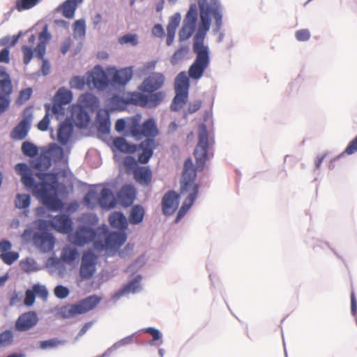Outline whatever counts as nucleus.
Returning <instances> with one entry per match:
<instances>
[{"label":"nucleus","mask_w":357,"mask_h":357,"mask_svg":"<svg viewBox=\"0 0 357 357\" xmlns=\"http://www.w3.org/2000/svg\"><path fill=\"white\" fill-rule=\"evenodd\" d=\"M36 176L41 181L40 188V200L43 205L51 211H58L63 208V204L58 197L59 175L57 173H45L38 172Z\"/></svg>","instance_id":"f257e3e1"},{"label":"nucleus","mask_w":357,"mask_h":357,"mask_svg":"<svg viewBox=\"0 0 357 357\" xmlns=\"http://www.w3.org/2000/svg\"><path fill=\"white\" fill-rule=\"evenodd\" d=\"M213 143V139H209L206 126L204 123L199 124L198 128V143L194 150V156L197 169L202 170L206 160L213 156V154L211 152V149Z\"/></svg>","instance_id":"f03ea898"},{"label":"nucleus","mask_w":357,"mask_h":357,"mask_svg":"<svg viewBox=\"0 0 357 357\" xmlns=\"http://www.w3.org/2000/svg\"><path fill=\"white\" fill-rule=\"evenodd\" d=\"M192 50L196 57L188 69V76L192 79L199 80L210 64V50L206 45L193 43Z\"/></svg>","instance_id":"7ed1b4c3"},{"label":"nucleus","mask_w":357,"mask_h":357,"mask_svg":"<svg viewBox=\"0 0 357 357\" xmlns=\"http://www.w3.org/2000/svg\"><path fill=\"white\" fill-rule=\"evenodd\" d=\"M197 3L200 12V21L197 31L193 38V43L205 45L204 40L211 23L210 15H213V3L211 2V4H208V0H197Z\"/></svg>","instance_id":"20e7f679"},{"label":"nucleus","mask_w":357,"mask_h":357,"mask_svg":"<svg viewBox=\"0 0 357 357\" xmlns=\"http://www.w3.org/2000/svg\"><path fill=\"white\" fill-rule=\"evenodd\" d=\"M128 130L132 136L138 140L141 139L142 136L155 138L159 134L156 123L153 118L145 120L142 125L139 124L138 118H132L130 125L128 126Z\"/></svg>","instance_id":"39448f33"},{"label":"nucleus","mask_w":357,"mask_h":357,"mask_svg":"<svg viewBox=\"0 0 357 357\" xmlns=\"http://www.w3.org/2000/svg\"><path fill=\"white\" fill-rule=\"evenodd\" d=\"M107 231L108 227L106 225H102L97 229L86 225L79 226L72 237V243L77 246H84L93 241L98 235L104 236Z\"/></svg>","instance_id":"423d86ee"},{"label":"nucleus","mask_w":357,"mask_h":357,"mask_svg":"<svg viewBox=\"0 0 357 357\" xmlns=\"http://www.w3.org/2000/svg\"><path fill=\"white\" fill-rule=\"evenodd\" d=\"M15 169L21 176V181L25 188L31 190L33 195L40 199V188H43L44 185L35 181L28 165L24 162L18 163L15 165Z\"/></svg>","instance_id":"0eeeda50"},{"label":"nucleus","mask_w":357,"mask_h":357,"mask_svg":"<svg viewBox=\"0 0 357 357\" xmlns=\"http://www.w3.org/2000/svg\"><path fill=\"white\" fill-rule=\"evenodd\" d=\"M33 119V107H26L24 109L22 120L10 132V137L16 140L25 139L31 128Z\"/></svg>","instance_id":"6e6552de"},{"label":"nucleus","mask_w":357,"mask_h":357,"mask_svg":"<svg viewBox=\"0 0 357 357\" xmlns=\"http://www.w3.org/2000/svg\"><path fill=\"white\" fill-rule=\"evenodd\" d=\"M149 93V95H145L140 92L135 91L134 98L132 99L134 102V105L147 107L149 109L155 108L162 103L165 96L163 91Z\"/></svg>","instance_id":"1a4fd4ad"},{"label":"nucleus","mask_w":357,"mask_h":357,"mask_svg":"<svg viewBox=\"0 0 357 357\" xmlns=\"http://www.w3.org/2000/svg\"><path fill=\"white\" fill-rule=\"evenodd\" d=\"M97 259V256L92 251H87L83 254L79 268V275L82 279H89L94 275Z\"/></svg>","instance_id":"9d476101"},{"label":"nucleus","mask_w":357,"mask_h":357,"mask_svg":"<svg viewBox=\"0 0 357 357\" xmlns=\"http://www.w3.org/2000/svg\"><path fill=\"white\" fill-rule=\"evenodd\" d=\"M35 246L42 252H51L55 245V238L48 231H36L32 236Z\"/></svg>","instance_id":"9b49d317"},{"label":"nucleus","mask_w":357,"mask_h":357,"mask_svg":"<svg viewBox=\"0 0 357 357\" xmlns=\"http://www.w3.org/2000/svg\"><path fill=\"white\" fill-rule=\"evenodd\" d=\"M142 280L141 275L135 276L112 296V300L116 302L127 294H135L140 292L143 289Z\"/></svg>","instance_id":"f8f14e48"},{"label":"nucleus","mask_w":357,"mask_h":357,"mask_svg":"<svg viewBox=\"0 0 357 357\" xmlns=\"http://www.w3.org/2000/svg\"><path fill=\"white\" fill-rule=\"evenodd\" d=\"M165 77L161 73H152L144 79L139 89L146 93H153L160 89L164 84Z\"/></svg>","instance_id":"ddd939ff"},{"label":"nucleus","mask_w":357,"mask_h":357,"mask_svg":"<svg viewBox=\"0 0 357 357\" xmlns=\"http://www.w3.org/2000/svg\"><path fill=\"white\" fill-rule=\"evenodd\" d=\"M180 200V195L176 191L171 190L167 191L162 197L161 206L164 215H171L178 208Z\"/></svg>","instance_id":"4468645a"},{"label":"nucleus","mask_w":357,"mask_h":357,"mask_svg":"<svg viewBox=\"0 0 357 357\" xmlns=\"http://www.w3.org/2000/svg\"><path fill=\"white\" fill-rule=\"evenodd\" d=\"M86 82L88 84H93L99 90H104L108 86L109 81L102 67L96 66L87 76Z\"/></svg>","instance_id":"2eb2a0df"},{"label":"nucleus","mask_w":357,"mask_h":357,"mask_svg":"<svg viewBox=\"0 0 357 357\" xmlns=\"http://www.w3.org/2000/svg\"><path fill=\"white\" fill-rule=\"evenodd\" d=\"M105 237V242L102 243V250H117L127 240V234L125 231H111L103 236Z\"/></svg>","instance_id":"dca6fc26"},{"label":"nucleus","mask_w":357,"mask_h":357,"mask_svg":"<svg viewBox=\"0 0 357 357\" xmlns=\"http://www.w3.org/2000/svg\"><path fill=\"white\" fill-rule=\"evenodd\" d=\"M38 322V317L35 311L22 313L15 321V328L17 331L24 332L34 327Z\"/></svg>","instance_id":"f3484780"},{"label":"nucleus","mask_w":357,"mask_h":357,"mask_svg":"<svg viewBox=\"0 0 357 357\" xmlns=\"http://www.w3.org/2000/svg\"><path fill=\"white\" fill-rule=\"evenodd\" d=\"M73 220L67 214L52 217V227L59 233L67 234L73 229Z\"/></svg>","instance_id":"a211bd4d"},{"label":"nucleus","mask_w":357,"mask_h":357,"mask_svg":"<svg viewBox=\"0 0 357 357\" xmlns=\"http://www.w3.org/2000/svg\"><path fill=\"white\" fill-rule=\"evenodd\" d=\"M199 188V186L198 184H195L193 185L191 192L185 198V199L183 202L182 206H181L180 209L178 211V213L174 220L176 223H178L182 219V218L185 215L188 211L193 205L198 195Z\"/></svg>","instance_id":"6ab92c4d"},{"label":"nucleus","mask_w":357,"mask_h":357,"mask_svg":"<svg viewBox=\"0 0 357 357\" xmlns=\"http://www.w3.org/2000/svg\"><path fill=\"white\" fill-rule=\"evenodd\" d=\"M135 92L128 94L126 98H124L119 95L113 96L109 100L108 106L112 111H121L124 110L128 105H134L132 99L134 98Z\"/></svg>","instance_id":"aec40b11"},{"label":"nucleus","mask_w":357,"mask_h":357,"mask_svg":"<svg viewBox=\"0 0 357 357\" xmlns=\"http://www.w3.org/2000/svg\"><path fill=\"white\" fill-rule=\"evenodd\" d=\"M73 124L70 119L61 123L57 132V140L61 145H66L73 134Z\"/></svg>","instance_id":"412c9836"},{"label":"nucleus","mask_w":357,"mask_h":357,"mask_svg":"<svg viewBox=\"0 0 357 357\" xmlns=\"http://www.w3.org/2000/svg\"><path fill=\"white\" fill-rule=\"evenodd\" d=\"M101 298L96 295H91L83 298L75 303L78 314H84L94 309L100 302Z\"/></svg>","instance_id":"4be33fe9"},{"label":"nucleus","mask_w":357,"mask_h":357,"mask_svg":"<svg viewBox=\"0 0 357 357\" xmlns=\"http://www.w3.org/2000/svg\"><path fill=\"white\" fill-rule=\"evenodd\" d=\"M119 203L123 206H130L135 198V190L130 185H123L117 194Z\"/></svg>","instance_id":"5701e85b"},{"label":"nucleus","mask_w":357,"mask_h":357,"mask_svg":"<svg viewBox=\"0 0 357 357\" xmlns=\"http://www.w3.org/2000/svg\"><path fill=\"white\" fill-rule=\"evenodd\" d=\"M116 199L112 191L108 188H103L98 195V204L104 209H111L116 206Z\"/></svg>","instance_id":"b1692460"},{"label":"nucleus","mask_w":357,"mask_h":357,"mask_svg":"<svg viewBox=\"0 0 357 357\" xmlns=\"http://www.w3.org/2000/svg\"><path fill=\"white\" fill-rule=\"evenodd\" d=\"M132 67L116 70L112 77V83L114 85L125 86L132 79Z\"/></svg>","instance_id":"393cba45"},{"label":"nucleus","mask_w":357,"mask_h":357,"mask_svg":"<svg viewBox=\"0 0 357 357\" xmlns=\"http://www.w3.org/2000/svg\"><path fill=\"white\" fill-rule=\"evenodd\" d=\"M134 178L142 185L148 186L152 178V172L149 167H137L133 171Z\"/></svg>","instance_id":"a878e982"},{"label":"nucleus","mask_w":357,"mask_h":357,"mask_svg":"<svg viewBox=\"0 0 357 357\" xmlns=\"http://www.w3.org/2000/svg\"><path fill=\"white\" fill-rule=\"evenodd\" d=\"M213 3V17L214 20V26L213 31L217 34L221 30L222 26L223 8L219 0H211Z\"/></svg>","instance_id":"bb28decb"},{"label":"nucleus","mask_w":357,"mask_h":357,"mask_svg":"<svg viewBox=\"0 0 357 357\" xmlns=\"http://www.w3.org/2000/svg\"><path fill=\"white\" fill-rule=\"evenodd\" d=\"M43 0H15L14 5L10 8V10L5 14L8 17H10L12 13L16 10L18 12L21 13L25 10H29L39 3H40Z\"/></svg>","instance_id":"cd10ccee"},{"label":"nucleus","mask_w":357,"mask_h":357,"mask_svg":"<svg viewBox=\"0 0 357 357\" xmlns=\"http://www.w3.org/2000/svg\"><path fill=\"white\" fill-rule=\"evenodd\" d=\"M109 222L112 228L125 231L128 227V221L122 212L114 211L109 217Z\"/></svg>","instance_id":"c85d7f7f"},{"label":"nucleus","mask_w":357,"mask_h":357,"mask_svg":"<svg viewBox=\"0 0 357 357\" xmlns=\"http://www.w3.org/2000/svg\"><path fill=\"white\" fill-rule=\"evenodd\" d=\"M196 177L195 169L183 170L181 181V193L183 194L193 188L195 179Z\"/></svg>","instance_id":"c756f323"},{"label":"nucleus","mask_w":357,"mask_h":357,"mask_svg":"<svg viewBox=\"0 0 357 357\" xmlns=\"http://www.w3.org/2000/svg\"><path fill=\"white\" fill-rule=\"evenodd\" d=\"M114 146L122 153H134L137 149V145L128 143L124 137H118L113 140Z\"/></svg>","instance_id":"7c9ffc66"},{"label":"nucleus","mask_w":357,"mask_h":357,"mask_svg":"<svg viewBox=\"0 0 357 357\" xmlns=\"http://www.w3.org/2000/svg\"><path fill=\"white\" fill-rule=\"evenodd\" d=\"M189 87V76H187L186 73L185 71L179 73L175 78V91L188 94Z\"/></svg>","instance_id":"2f4dec72"},{"label":"nucleus","mask_w":357,"mask_h":357,"mask_svg":"<svg viewBox=\"0 0 357 357\" xmlns=\"http://www.w3.org/2000/svg\"><path fill=\"white\" fill-rule=\"evenodd\" d=\"M56 316L62 319H70L79 315L75 303L55 308Z\"/></svg>","instance_id":"473e14b6"},{"label":"nucleus","mask_w":357,"mask_h":357,"mask_svg":"<svg viewBox=\"0 0 357 357\" xmlns=\"http://www.w3.org/2000/svg\"><path fill=\"white\" fill-rule=\"evenodd\" d=\"M73 1L74 0L65 1L56 8V11L61 12L62 15L68 19L73 18L77 7Z\"/></svg>","instance_id":"72a5a7b5"},{"label":"nucleus","mask_w":357,"mask_h":357,"mask_svg":"<svg viewBox=\"0 0 357 357\" xmlns=\"http://www.w3.org/2000/svg\"><path fill=\"white\" fill-rule=\"evenodd\" d=\"M98 130L102 134H108L110 131V119L109 114L107 112L102 114L100 112L97 115Z\"/></svg>","instance_id":"f704fd0d"},{"label":"nucleus","mask_w":357,"mask_h":357,"mask_svg":"<svg viewBox=\"0 0 357 357\" xmlns=\"http://www.w3.org/2000/svg\"><path fill=\"white\" fill-rule=\"evenodd\" d=\"M73 100L72 92L65 87H61L58 89L54 96L52 102H57L64 105L69 104Z\"/></svg>","instance_id":"c9c22d12"},{"label":"nucleus","mask_w":357,"mask_h":357,"mask_svg":"<svg viewBox=\"0 0 357 357\" xmlns=\"http://www.w3.org/2000/svg\"><path fill=\"white\" fill-rule=\"evenodd\" d=\"M145 211L141 205H135L132 207L128 217L129 222L132 225L141 223L144 218Z\"/></svg>","instance_id":"e433bc0d"},{"label":"nucleus","mask_w":357,"mask_h":357,"mask_svg":"<svg viewBox=\"0 0 357 357\" xmlns=\"http://www.w3.org/2000/svg\"><path fill=\"white\" fill-rule=\"evenodd\" d=\"M33 168L40 171L47 170L52 165L51 158L47 154H40L31 163Z\"/></svg>","instance_id":"4c0bfd02"},{"label":"nucleus","mask_w":357,"mask_h":357,"mask_svg":"<svg viewBox=\"0 0 357 357\" xmlns=\"http://www.w3.org/2000/svg\"><path fill=\"white\" fill-rule=\"evenodd\" d=\"M78 255V251L75 248L66 246L61 250V259L64 262L71 264L77 259Z\"/></svg>","instance_id":"58836bf2"},{"label":"nucleus","mask_w":357,"mask_h":357,"mask_svg":"<svg viewBox=\"0 0 357 357\" xmlns=\"http://www.w3.org/2000/svg\"><path fill=\"white\" fill-rule=\"evenodd\" d=\"M139 332L134 333L128 336H126L120 340L116 342L109 348L107 349V352H112L117 350L123 347L131 344L135 342V337Z\"/></svg>","instance_id":"ea45409f"},{"label":"nucleus","mask_w":357,"mask_h":357,"mask_svg":"<svg viewBox=\"0 0 357 357\" xmlns=\"http://www.w3.org/2000/svg\"><path fill=\"white\" fill-rule=\"evenodd\" d=\"M198 17L197 7L195 3H191L183 23L196 26Z\"/></svg>","instance_id":"a19ab883"},{"label":"nucleus","mask_w":357,"mask_h":357,"mask_svg":"<svg viewBox=\"0 0 357 357\" xmlns=\"http://www.w3.org/2000/svg\"><path fill=\"white\" fill-rule=\"evenodd\" d=\"M188 96V94L176 92V96L170 105L171 110L174 112L179 111L185 104Z\"/></svg>","instance_id":"79ce46f5"},{"label":"nucleus","mask_w":357,"mask_h":357,"mask_svg":"<svg viewBox=\"0 0 357 357\" xmlns=\"http://www.w3.org/2000/svg\"><path fill=\"white\" fill-rule=\"evenodd\" d=\"M86 36V22L84 19L76 20L73 25V36L75 38L83 39Z\"/></svg>","instance_id":"37998d69"},{"label":"nucleus","mask_w":357,"mask_h":357,"mask_svg":"<svg viewBox=\"0 0 357 357\" xmlns=\"http://www.w3.org/2000/svg\"><path fill=\"white\" fill-rule=\"evenodd\" d=\"M138 332H144L146 333H148L152 336V339L149 342V344L151 346L156 345V341L161 340L160 343H162V333L157 328L153 327H148L144 328L139 331Z\"/></svg>","instance_id":"c03bdc74"},{"label":"nucleus","mask_w":357,"mask_h":357,"mask_svg":"<svg viewBox=\"0 0 357 357\" xmlns=\"http://www.w3.org/2000/svg\"><path fill=\"white\" fill-rule=\"evenodd\" d=\"M21 150L24 155L29 158H34L38 154V146L29 141L22 143Z\"/></svg>","instance_id":"a18cd8bd"},{"label":"nucleus","mask_w":357,"mask_h":357,"mask_svg":"<svg viewBox=\"0 0 357 357\" xmlns=\"http://www.w3.org/2000/svg\"><path fill=\"white\" fill-rule=\"evenodd\" d=\"M64 343V340H61L58 338H52L50 340L40 341L39 342V347L42 350L52 349L60 345H63Z\"/></svg>","instance_id":"49530a36"},{"label":"nucleus","mask_w":357,"mask_h":357,"mask_svg":"<svg viewBox=\"0 0 357 357\" xmlns=\"http://www.w3.org/2000/svg\"><path fill=\"white\" fill-rule=\"evenodd\" d=\"M196 26L183 24L178 32L179 41L183 42L189 39L195 32Z\"/></svg>","instance_id":"de8ad7c7"},{"label":"nucleus","mask_w":357,"mask_h":357,"mask_svg":"<svg viewBox=\"0 0 357 357\" xmlns=\"http://www.w3.org/2000/svg\"><path fill=\"white\" fill-rule=\"evenodd\" d=\"M13 91L11 79H0V96L10 97Z\"/></svg>","instance_id":"09e8293b"},{"label":"nucleus","mask_w":357,"mask_h":357,"mask_svg":"<svg viewBox=\"0 0 357 357\" xmlns=\"http://www.w3.org/2000/svg\"><path fill=\"white\" fill-rule=\"evenodd\" d=\"M158 144L155 139V138L149 137L141 142L139 146H137L138 149L144 151H147L148 152H151V153L153 154L154 150L157 148Z\"/></svg>","instance_id":"8fccbe9b"},{"label":"nucleus","mask_w":357,"mask_h":357,"mask_svg":"<svg viewBox=\"0 0 357 357\" xmlns=\"http://www.w3.org/2000/svg\"><path fill=\"white\" fill-rule=\"evenodd\" d=\"M31 203V197L28 194H17L16 195L15 204L17 208H26Z\"/></svg>","instance_id":"3c124183"},{"label":"nucleus","mask_w":357,"mask_h":357,"mask_svg":"<svg viewBox=\"0 0 357 357\" xmlns=\"http://www.w3.org/2000/svg\"><path fill=\"white\" fill-rule=\"evenodd\" d=\"M14 341L13 332L10 330H6L0 333V348L10 345Z\"/></svg>","instance_id":"603ef678"},{"label":"nucleus","mask_w":357,"mask_h":357,"mask_svg":"<svg viewBox=\"0 0 357 357\" xmlns=\"http://www.w3.org/2000/svg\"><path fill=\"white\" fill-rule=\"evenodd\" d=\"M51 104L46 103L45 105V114L43 118L38 123V128L41 131H46L50 124V113Z\"/></svg>","instance_id":"864d4df0"},{"label":"nucleus","mask_w":357,"mask_h":357,"mask_svg":"<svg viewBox=\"0 0 357 357\" xmlns=\"http://www.w3.org/2000/svg\"><path fill=\"white\" fill-rule=\"evenodd\" d=\"M84 202L86 206L93 208L96 205V202H98V195L95 190H89L84 195Z\"/></svg>","instance_id":"5fc2aeb1"},{"label":"nucleus","mask_w":357,"mask_h":357,"mask_svg":"<svg viewBox=\"0 0 357 357\" xmlns=\"http://www.w3.org/2000/svg\"><path fill=\"white\" fill-rule=\"evenodd\" d=\"M189 48L188 46H182L179 47L172 56L170 61L172 65H176L179 61L183 59L185 54L188 52Z\"/></svg>","instance_id":"6e6d98bb"},{"label":"nucleus","mask_w":357,"mask_h":357,"mask_svg":"<svg viewBox=\"0 0 357 357\" xmlns=\"http://www.w3.org/2000/svg\"><path fill=\"white\" fill-rule=\"evenodd\" d=\"M119 43L121 45L130 44L136 46L138 44V36L135 33H127L119 38Z\"/></svg>","instance_id":"4d7b16f0"},{"label":"nucleus","mask_w":357,"mask_h":357,"mask_svg":"<svg viewBox=\"0 0 357 357\" xmlns=\"http://www.w3.org/2000/svg\"><path fill=\"white\" fill-rule=\"evenodd\" d=\"M77 126L79 128H85L90 121V116L88 112L82 109L77 114Z\"/></svg>","instance_id":"13d9d810"},{"label":"nucleus","mask_w":357,"mask_h":357,"mask_svg":"<svg viewBox=\"0 0 357 357\" xmlns=\"http://www.w3.org/2000/svg\"><path fill=\"white\" fill-rule=\"evenodd\" d=\"M19 253L17 252L8 251L5 253H1V259L7 265L13 264L18 258Z\"/></svg>","instance_id":"bf43d9fd"},{"label":"nucleus","mask_w":357,"mask_h":357,"mask_svg":"<svg viewBox=\"0 0 357 357\" xmlns=\"http://www.w3.org/2000/svg\"><path fill=\"white\" fill-rule=\"evenodd\" d=\"M21 266L22 268L27 273L35 272L38 270L36 261L30 258H27L26 260L22 261Z\"/></svg>","instance_id":"052dcab7"},{"label":"nucleus","mask_w":357,"mask_h":357,"mask_svg":"<svg viewBox=\"0 0 357 357\" xmlns=\"http://www.w3.org/2000/svg\"><path fill=\"white\" fill-rule=\"evenodd\" d=\"M31 289L33 291L36 296H38L44 301L47 299L48 291L45 286L38 283L33 284Z\"/></svg>","instance_id":"680f3d73"},{"label":"nucleus","mask_w":357,"mask_h":357,"mask_svg":"<svg viewBox=\"0 0 357 357\" xmlns=\"http://www.w3.org/2000/svg\"><path fill=\"white\" fill-rule=\"evenodd\" d=\"M64 105L57 102H53L52 105H51L50 112L55 115L56 119H62L65 114V108Z\"/></svg>","instance_id":"e2e57ef3"},{"label":"nucleus","mask_w":357,"mask_h":357,"mask_svg":"<svg viewBox=\"0 0 357 357\" xmlns=\"http://www.w3.org/2000/svg\"><path fill=\"white\" fill-rule=\"evenodd\" d=\"M69 84L71 88L82 90L85 86L86 81L84 77L74 76L70 79Z\"/></svg>","instance_id":"0e129e2a"},{"label":"nucleus","mask_w":357,"mask_h":357,"mask_svg":"<svg viewBox=\"0 0 357 357\" xmlns=\"http://www.w3.org/2000/svg\"><path fill=\"white\" fill-rule=\"evenodd\" d=\"M33 90L31 87L26 88L20 91L19 96L16 100L17 105H22L31 98Z\"/></svg>","instance_id":"69168bd1"},{"label":"nucleus","mask_w":357,"mask_h":357,"mask_svg":"<svg viewBox=\"0 0 357 357\" xmlns=\"http://www.w3.org/2000/svg\"><path fill=\"white\" fill-rule=\"evenodd\" d=\"M181 20V14L179 13H176L170 17L167 26V30L176 31L180 24Z\"/></svg>","instance_id":"338daca9"},{"label":"nucleus","mask_w":357,"mask_h":357,"mask_svg":"<svg viewBox=\"0 0 357 357\" xmlns=\"http://www.w3.org/2000/svg\"><path fill=\"white\" fill-rule=\"evenodd\" d=\"M356 152H357V136L348 144L345 150L337 158H340L344 154L352 155Z\"/></svg>","instance_id":"774afa93"}]
</instances>
